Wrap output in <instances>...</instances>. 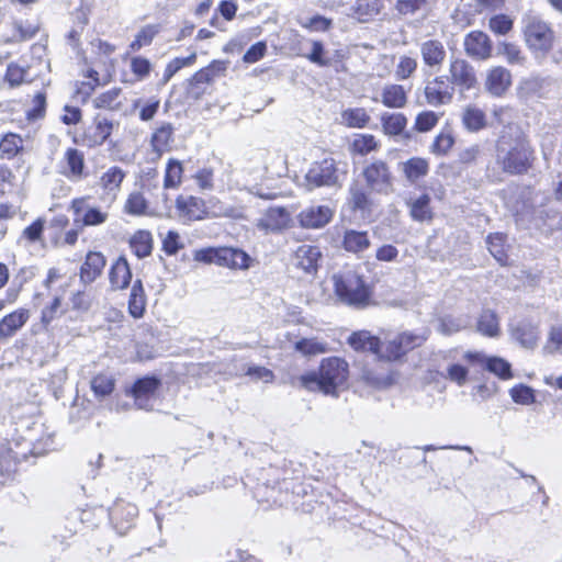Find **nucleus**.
<instances>
[{
	"mask_svg": "<svg viewBox=\"0 0 562 562\" xmlns=\"http://www.w3.org/2000/svg\"><path fill=\"white\" fill-rule=\"evenodd\" d=\"M532 160L533 149L527 137L517 127H505L495 146L496 165L504 172L521 175L531 167Z\"/></svg>",
	"mask_w": 562,
	"mask_h": 562,
	"instance_id": "1",
	"label": "nucleus"
},
{
	"mask_svg": "<svg viewBox=\"0 0 562 562\" xmlns=\"http://www.w3.org/2000/svg\"><path fill=\"white\" fill-rule=\"evenodd\" d=\"M348 363L338 357L322 360L317 371H311L299 378L300 385L308 392H321L337 397L339 390L347 382Z\"/></svg>",
	"mask_w": 562,
	"mask_h": 562,
	"instance_id": "2",
	"label": "nucleus"
},
{
	"mask_svg": "<svg viewBox=\"0 0 562 562\" xmlns=\"http://www.w3.org/2000/svg\"><path fill=\"white\" fill-rule=\"evenodd\" d=\"M335 295L345 305L363 308L369 305L372 291L356 269L345 268L331 277Z\"/></svg>",
	"mask_w": 562,
	"mask_h": 562,
	"instance_id": "3",
	"label": "nucleus"
},
{
	"mask_svg": "<svg viewBox=\"0 0 562 562\" xmlns=\"http://www.w3.org/2000/svg\"><path fill=\"white\" fill-rule=\"evenodd\" d=\"M522 33L527 47L536 57H544L553 47L554 32L551 26L536 14L522 18Z\"/></svg>",
	"mask_w": 562,
	"mask_h": 562,
	"instance_id": "4",
	"label": "nucleus"
},
{
	"mask_svg": "<svg viewBox=\"0 0 562 562\" xmlns=\"http://www.w3.org/2000/svg\"><path fill=\"white\" fill-rule=\"evenodd\" d=\"M338 182V170L336 162L331 158L313 162L304 175L300 186L307 191H312L319 187H329Z\"/></svg>",
	"mask_w": 562,
	"mask_h": 562,
	"instance_id": "5",
	"label": "nucleus"
},
{
	"mask_svg": "<svg viewBox=\"0 0 562 562\" xmlns=\"http://www.w3.org/2000/svg\"><path fill=\"white\" fill-rule=\"evenodd\" d=\"M161 381L156 376H144L136 380L130 391L134 404L139 409L151 411L158 400Z\"/></svg>",
	"mask_w": 562,
	"mask_h": 562,
	"instance_id": "6",
	"label": "nucleus"
},
{
	"mask_svg": "<svg viewBox=\"0 0 562 562\" xmlns=\"http://www.w3.org/2000/svg\"><path fill=\"white\" fill-rule=\"evenodd\" d=\"M454 89L446 75H439L427 80L424 95L427 104L437 108L450 104L454 97Z\"/></svg>",
	"mask_w": 562,
	"mask_h": 562,
	"instance_id": "7",
	"label": "nucleus"
},
{
	"mask_svg": "<svg viewBox=\"0 0 562 562\" xmlns=\"http://www.w3.org/2000/svg\"><path fill=\"white\" fill-rule=\"evenodd\" d=\"M449 75L447 76L454 91L463 93L475 88L477 83L473 66L462 58H452L449 63Z\"/></svg>",
	"mask_w": 562,
	"mask_h": 562,
	"instance_id": "8",
	"label": "nucleus"
},
{
	"mask_svg": "<svg viewBox=\"0 0 562 562\" xmlns=\"http://www.w3.org/2000/svg\"><path fill=\"white\" fill-rule=\"evenodd\" d=\"M70 209L74 212V224L78 227L98 226L105 223L109 217L106 212L90 206L86 198L74 199Z\"/></svg>",
	"mask_w": 562,
	"mask_h": 562,
	"instance_id": "9",
	"label": "nucleus"
},
{
	"mask_svg": "<svg viewBox=\"0 0 562 562\" xmlns=\"http://www.w3.org/2000/svg\"><path fill=\"white\" fill-rule=\"evenodd\" d=\"M368 187L376 192H387L391 188V172L386 162L374 160L362 172Z\"/></svg>",
	"mask_w": 562,
	"mask_h": 562,
	"instance_id": "10",
	"label": "nucleus"
},
{
	"mask_svg": "<svg viewBox=\"0 0 562 562\" xmlns=\"http://www.w3.org/2000/svg\"><path fill=\"white\" fill-rule=\"evenodd\" d=\"M176 207L180 218L184 221H200L207 216L206 202L193 195H179Z\"/></svg>",
	"mask_w": 562,
	"mask_h": 562,
	"instance_id": "11",
	"label": "nucleus"
},
{
	"mask_svg": "<svg viewBox=\"0 0 562 562\" xmlns=\"http://www.w3.org/2000/svg\"><path fill=\"white\" fill-rule=\"evenodd\" d=\"M465 54L477 60L487 59L492 54V43L487 34L481 31H472L463 42Z\"/></svg>",
	"mask_w": 562,
	"mask_h": 562,
	"instance_id": "12",
	"label": "nucleus"
},
{
	"mask_svg": "<svg viewBox=\"0 0 562 562\" xmlns=\"http://www.w3.org/2000/svg\"><path fill=\"white\" fill-rule=\"evenodd\" d=\"M333 210L326 205H312L300 212V225L308 229H317L327 225L333 217Z\"/></svg>",
	"mask_w": 562,
	"mask_h": 562,
	"instance_id": "13",
	"label": "nucleus"
},
{
	"mask_svg": "<svg viewBox=\"0 0 562 562\" xmlns=\"http://www.w3.org/2000/svg\"><path fill=\"white\" fill-rule=\"evenodd\" d=\"M322 252L319 247L314 245H301L296 248L293 255V265L303 270L305 273H316Z\"/></svg>",
	"mask_w": 562,
	"mask_h": 562,
	"instance_id": "14",
	"label": "nucleus"
},
{
	"mask_svg": "<svg viewBox=\"0 0 562 562\" xmlns=\"http://www.w3.org/2000/svg\"><path fill=\"white\" fill-rule=\"evenodd\" d=\"M419 53L424 65L432 70H439L447 57L445 45L439 40H427L420 43Z\"/></svg>",
	"mask_w": 562,
	"mask_h": 562,
	"instance_id": "15",
	"label": "nucleus"
},
{
	"mask_svg": "<svg viewBox=\"0 0 562 562\" xmlns=\"http://www.w3.org/2000/svg\"><path fill=\"white\" fill-rule=\"evenodd\" d=\"M510 335L522 348L533 349L539 341V328L530 321L521 319L510 326Z\"/></svg>",
	"mask_w": 562,
	"mask_h": 562,
	"instance_id": "16",
	"label": "nucleus"
},
{
	"mask_svg": "<svg viewBox=\"0 0 562 562\" xmlns=\"http://www.w3.org/2000/svg\"><path fill=\"white\" fill-rule=\"evenodd\" d=\"M554 87L555 82L550 78L531 77L520 82L518 91L525 99L548 98Z\"/></svg>",
	"mask_w": 562,
	"mask_h": 562,
	"instance_id": "17",
	"label": "nucleus"
},
{
	"mask_svg": "<svg viewBox=\"0 0 562 562\" xmlns=\"http://www.w3.org/2000/svg\"><path fill=\"white\" fill-rule=\"evenodd\" d=\"M464 358L469 361H481L484 362V367L490 372L494 373L503 380H508L513 376L512 366L509 362L499 357L484 358L477 352H467Z\"/></svg>",
	"mask_w": 562,
	"mask_h": 562,
	"instance_id": "18",
	"label": "nucleus"
},
{
	"mask_svg": "<svg viewBox=\"0 0 562 562\" xmlns=\"http://www.w3.org/2000/svg\"><path fill=\"white\" fill-rule=\"evenodd\" d=\"M105 267V258L99 251H89L80 268V280L85 284L92 283L101 276Z\"/></svg>",
	"mask_w": 562,
	"mask_h": 562,
	"instance_id": "19",
	"label": "nucleus"
},
{
	"mask_svg": "<svg viewBox=\"0 0 562 562\" xmlns=\"http://www.w3.org/2000/svg\"><path fill=\"white\" fill-rule=\"evenodd\" d=\"M290 221V214L285 207H269L263 217L259 220L257 226L266 232H279L286 227Z\"/></svg>",
	"mask_w": 562,
	"mask_h": 562,
	"instance_id": "20",
	"label": "nucleus"
},
{
	"mask_svg": "<svg viewBox=\"0 0 562 562\" xmlns=\"http://www.w3.org/2000/svg\"><path fill=\"white\" fill-rule=\"evenodd\" d=\"M373 100L382 102L390 109H402L407 103V92L401 85L387 83L382 87L380 97Z\"/></svg>",
	"mask_w": 562,
	"mask_h": 562,
	"instance_id": "21",
	"label": "nucleus"
},
{
	"mask_svg": "<svg viewBox=\"0 0 562 562\" xmlns=\"http://www.w3.org/2000/svg\"><path fill=\"white\" fill-rule=\"evenodd\" d=\"M21 458H25V454L14 451L10 442L5 441L0 445V486L15 472Z\"/></svg>",
	"mask_w": 562,
	"mask_h": 562,
	"instance_id": "22",
	"label": "nucleus"
},
{
	"mask_svg": "<svg viewBox=\"0 0 562 562\" xmlns=\"http://www.w3.org/2000/svg\"><path fill=\"white\" fill-rule=\"evenodd\" d=\"M250 257L247 252L238 248H218V266L231 269H248Z\"/></svg>",
	"mask_w": 562,
	"mask_h": 562,
	"instance_id": "23",
	"label": "nucleus"
},
{
	"mask_svg": "<svg viewBox=\"0 0 562 562\" xmlns=\"http://www.w3.org/2000/svg\"><path fill=\"white\" fill-rule=\"evenodd\" d=\"M109 280L113 290H124L132 281L131 267L125 257H119L109 272Z\"/></svg>",
	"mask_w": 562,
	"mask_h": 562,
	"instance_id": "24",
	"label": "nucleus"
},
{
	"mask_svg": "<svg viewBox=\"0 0 562 562\" xmlns=\"http://www.w3.org/2000/svg\"><path fill=\"white\" fill-rule=\"evenodd\" d=\"M512 83V75L504 67H495L493 68L486 79V89L493 95H502Z\"/></svg>",
	"mask_w": 562,
	"mask_h": 562,
	"instance_id": "25",
	"label": "nucleus"
},
{
	"mask_svg": "<svg viewBox=\"0 0 562 562\" xmlns=\"http://www.w3.org/2000/svg\"><path fill=\"white\" fill-rule=\"evenodd\" d=\"M348 344L356 351H370L373 355L381 352V341L368 330L352 333L348 338Z\"/></svg>",
	"mask_w": 562,
	"mask_h": 562,
	"instance_id": "26",
	"label": "nucleus"
},
{
	"mask_svg": "<svg viewBox=\"0 0 562 562\" xmlns=\"http://www.w3.org/2000/svg\"><path fill=\"white\" fill-rule=\"evenodd\" d=\"M371 245L369 235L363 231L347 229L344 234L342 247L346 251L360 255Z\"/></svg>",
	"mask_w": 562,
	"mask_h": 562,
	"instance_id": "27",
	"label": "nucleus"
},
{
	"mask_svg": "<svg viewBox=\"0 0 562 562\" xmlns=\"http://www.w3.org/2000/svg\"><path fill=\"white\" fill-rule=\"evenodd\" d=\"M115 379L111 373H99L90 380V390L98 402L108 398L115 390Z\"/></svg>",
	"mask_w": 562,
	"mask_h": 562,
	"instance_id": "28",
	"label": "nucleus"
},
{
	"mask_svg": "<svg viewBox=\"0 0 562 562\" xmlns=\"http://www.w3.org/2000/svg\"><path fill=\"white\" fill-rule=\"evenodd\" d=\"M401 170L405 178L414 183L418 179L427 176L429 172V162L427 159L422 157H412L408 160L401 164Z\"/></svg>",
	"mask_w": 562,
	"mask_h": 562,
	"instance_id": "29",
	"label": "nucleus"
},
{
	"mask_svg": "<svg viewBox=\"0 0 562 562\" xmlns=\"http://www.w3.org/2000/svg\"><path fill=\"white\" fill-rule=\"evenodd\" d=\"M146 308V294L142 280L136 279L128 299V312L134 318H140Z\"/></svg>",
	"mask_w": 562,
	"mask_h": 562,
	"instance_id": "30",
	"label": "nucleus"
},
{
	"mask_svg": "<svg viewBox=\"0 0 562 562\" xmlns=\"http://www.w3.org/2000/svg\"><path fill=\"white\" fill-rule=\"evenodd\" d=\"M381 125L385 135L400 136L406 128L407 117L403 113L385 112L381 115Z\"/></svg>",
	"mask_w": 562,
	"mask_h": 562,
	"instance_id": "31",
	"label": "nucleus"
},
{
	"mask_svg": "<svg viewBox=\"0 0 562 562\" xmlns=\"http://www.w3.org/2000/svg\"><path fill=\"white\" fill-rule=\"evenodd\" d=\"M29 315L24 311H16L5 315L0 321V338L14 335L27 321Z\"/></svg>",
	"mask_w": 562,
	"mask_h": 562,
	"instance_id": "32",
	"label": "nucleus"
},
{
	"mask_svg": "<svg viewBox=\"0 0 562 562\" xmlns=\"http://www.w3.org/2000/svg\"><path fill=\"white\" fill-rule=\"evenodd\" d=\"M476 329L483 336L498 337L501 328L496 313L492 310H484L477 319Z\"/></svg>",
	"mask_w": 562,
	"mask_h": 562,
	"instance_id": "33",
	"label": "nucleus"
},
{
	"mask_svg": "<svg viewBox=\"0 0 562 562\" xmlns=\"http://www.w3.org/2000/svg\"><path fill=\"white\" fill-rule=\"evenodd\" d=\"M125 176L126 173L122 168L112 166L102 173L100 178V186L108 193L116 194Z\"/></svg>",
	"mask_w": 562,
	"mask_h": 562,
	"instance_id": "34",
	"label": "nucleus"
},
{
	"mask_svg": "<svg viewBox=\"0 0 562 562\" xmlns=\"http://www.w3.org/2000/svg\"><path fill=\"white\" fill-rule=\"evenodd\" d=\"M462 123L470 132H479L486 125L485 113L475 105H468L462 113Z\"/></svg>",
	"mask_w": 562,
	"mask_h": 562,
	"instance_id": "35",
	"label": "nucleus"
},
{
	"mask_svg": "<svg viewBox=\"0 0 562 562\" xmlns=\"http://www.w3.org/2000/svg\"><path fill=\"white\" fill-rule=\"evenodd\" d=\"M130 246L133 252L138 258H145L151 254L153 250V237L148 231L136 232L130 240Z\"/></svg>",
	"mask_w": 562,
	"mask_h": 562,
	"instance_id": "36",
	"label": "nucleus"
},
{
	"mask_svg": "<svg viewBox=\"0 0 562 562\" xmlns=\"http://www.w3.org/2000/svg\"><path fill=\"white\" fill-rule=\"evenodd\" d=\"M407 204L413 220L423 222L432 217V212L429 206L430 196L428 194H422L417 199L408 201Z\"/></svg>",
	"mask_w": 562,
	"mask_h": 562,
	"instance_id": "37",
	"label": "nucleus"
},
{
	"mask_svg": "<svg viewBox=\"0 0 562 562\" xmlns=\"http://www.w3.org/2000/svg\"><path fill=\"white\" fill-rule=\"evenodd\" d=\"M121 93H122L121 88H112V89L99 94L98 97H95L92 101L93 106L95 109H105V110H111V111L119 110L122 104V102L120 100Z\"/></svg>",
	"mask_w": 562,
	"mask_h": 562,
	"instance_id": "38",
	"label": "nucleus"
},
{
	"mask_svg": "<svg viewBox=\"0 0 562 562\" xmlns=\"http://www.w3.org/2000/svg\"><path fill=\"white\" fill-rule=\"evenodd\" d=\"M112 128H113L112 122H110L106 119L99 117V116L95 117L94 127H93L91 134H88V138L90 142L89 145L90 146L102 145L108 139V137L111 135Z\"/></svg>",
	"mask_w": 562,
	"mask_h": 562,
	"instance_id": "39",
	"label": "nucleus"
},
{
	"mask_svg": "<svg viewBox=\"0 0 562 562\" xmlns=\"http://www.w3.org/2000/svg\"><path fill=\"white\" fill-rule=\"evenodd\" d=\"M183 173L182 164L175 159L170 158L167 161L165 177H164V188L165 189H176L181 184Z\"/></svg>",
	"mask_w": 562,
	"mask_h": 562,
	"instance_id": "40",
	"label": "nucleus"
},
{
	"mask_svg": "<svg viewBox=\"0 0 562 562\" xmlns=\"http://www.w3.org/2000/svg\"><path fill=\"white\" fill-rule=\"evenodd\" d=\"M405 353L406 351L403 347V342L397 335L393 339L381 342V352L375 353V356H378L379 359L393 361L400 359Z\"/></svg>",
	"mask_w": 562,
	"mask_h": 562,
	"instance_id": "41",
	"label": "nucleus"
},
{
	"mask_svg": "<svg viewBox=\"0 0 562 562\" xmlns=\"http://www.w3.org/2000/svg\"><path fill=\"white\" fill-rule=\"evenodd\" d=\"M342 122L355 128H362L370 122V116L363 108L348 109L341 113Z\"/></svg>",
	"mask_w": 562,
	"mask_h": 562,
	"instance_id": "42",
	"label": "nucleus"
},
{
	"mask_svg": "<svg viewBox=\"0 0 562 562\" xmlns=\"http://www.w3.org/2000/svg\"><path fill=\"white\" fill-rule=\"evenodd\" d=\"M173 127L170 123H164L151 136V145L156 151L166 150L172 142Z\"/></svg>",
	"mask_w": 562,
	"mask_h": 562,
	"instance_id": "43",
	"label": "nucleus"
},
{
	"mask_svg": "<svg viewBox=\"0 0 562 562\" xmlns=\"http://www.w3.org/2000/svg\"><path fill=\"white\" fill-rule=\"evenodd\" d=\"M65 159L69 168L67 176L81 178L85 168L83 154L76 148H68L65 153Z\"/></svg>",
	"mask_w": 562,
	"mask_h": 562,
	"instance_id": "44",
	"label": "nucleus"
},
{
	"mask_svg": "<svg viewBox=\"0 0 562 562\" xmlns=\"http://www.w3.org/2000/svg\"><path fill=\"white\" fill-rule=\"evenodd\" d=\"M505 241L506 236L502 233L491 234L486 239L487 248L491 255L502 265L507 260Z\"/></svg>",
	"mask_w": 562,
	"mask_h": 562,
	"instance_id": "45",
	"label": "nucleus"
},
{
	"mask_svg": "<svg viewBox=\"0 0 562 562\" xmlns=\"http://www.w3.org/2000/svg\"><path fill=\"white\" fill-rule=\"evenodd\" d=\"M23 148V139L18 134L9 133L0 140V151L7 158H13Z\"/></svg>",
	"mask_w": 562,
	"mask_h": 562,
	"instance_id": "46",
	"label": "nucleus"
},
{
	"mask_svg": "<svg viewBox=\"0 0 562 562\" xmlns=\"http://www.w3.org/2000/svg\"><path fill=\"white\" fill-rule=\"evenodd\" d=\"M148 204L145 196L140 192H132L124 205L125 213L134 216L146 214Z\"/></svg>",
	"mask_w": 562,
	"mask_h": 562,
	"instance_id": "47",
	"label": "nucleus"
},
{
	"mask_svg": "<svg viewBox=\"0 0 562 562\" xmlns=\"http://www.w3.org/2000/svg\"><path fill=\"white\" fill-rule=\"evenodd\" d=\"M196 54L193 52L190 56L180 58L177 57L172 59L165 69L161 85H166L181 68L186 66H191L195 63Z\"/></svg>",
	"mask_w": 562,
	"mask_h": 562,
	"instance_id": "48",
	"label": "nucleus"
},
{
	"mask_svg": "<svg viewBox=\"0 0 562 562\" xmlns=\"http://www.w3.org/2000/svg\"><path fill=\"white\" fill-rule=\"evenodd\" d=\"M379 148V142L371 134H358L352 142V149L360 155H367Z\"/></svg>",
	"mask_w": 562,
	"mask_h": 562,
	"instance_id": "49",
	"label": "nucleus"
},
{
	"mask_svg": "<svg viewBox=\"0 0 562 562\" xmlns=\"http://www.w3.org/2000/svg\"><path fill=\"white\" fill-rule=\"evenodd\" d=\"M440 115L434 111H423L417 114L414 122V130L419 133L431 131L439 122Z\"/></svg>",
	"mask_w": 562,
	"mask_h": 562,
	"instance_id": "50",
	"label": "nucleus"
},
{
	"mask_svg": "<svg viewBox=\"0 0 562 562\" xmlns=\"http://www.w3.org/2000/svg\"><path fill=\"white\" fill-rule=\"evenodd\" d=\"M547 355H562V325L552 326L543 346Z\"/></svg>",
	"mask_w": 562,
	"mask_h": 562,
	"instance_id": "51",
	"label": "nucleus"
},
{
	"mask_svg": "<svg viewBox=\"0 0 562 562\" xmlns=\"http://www.w3.org/2000/svg\"><path fill=\"white\" fill-rule=\"evenodd\" d=\"M509 395L515 403L520 405H531L536 402L533 389L525 384L513 386L509 390Z\"/></svg>",
	"mask_w": 562,
	"mask_h": 562,
	"instance_id": "52",
	"label": "nucleus"
},
{
	"mask_svg": "<svg viewBox=\"0 0 562 562\" xmlns=\"http://www.w3.org/2000/svg\"><path fill=\"white\" fill-rule=\"evenodd\" d=\"M4 78L11 87L20 86L29 78V67L11 63L7 68Z\"/></svg>",
	"mask_w": 562,
	"mask_h": 562,
	"instance_id": "53",
	"label": "nucleus"
},
{
	"mask_svg": "<svg viewBox=\"0 0 562 562\" xmlns=\"http://www.w3.org/2000/svg\"><path fill=\"white\" fill-rule=\"evenodd\" d=\"M417 60L414 57L402 55L395 67V77L398 80L408 79L417 69Z\"/></svg>",
	"mask_w": 562,
	"mask_h": 562,
	"instance_id": "54",
	"label": "nucleus"
},
{
	"mask_svg": "<svg viewBox=\"0 0 562 562\" xmlns=\"http://www.w3.org/2000/svg\"><path fill=\"white\" fill-rule=\"evenodd\" d=\"M206 202V206H207V216H213V217H233L235 216V212L236 210L231 206V205H226L224 204L223 202H221L218 199L212 196Z\"/></svg>",
	"mask_w": 562,
	"mask_h": 562,
	"instance_id": "55",
	"label": "nucleus"
},
{
	"mask_svg": "<svg viewBox=\"0 0 562 562\" xmlns=\"http://www.w3.org/2000/svg\"><path fill=\"white\" fill-rule=\"evenodd\" d=\"M454 144V138L449 131L440 132L434 139L430 147L431 153L435 155H446Z\"/></svg>",
	"mask_w": 562,
	"mask_h": 562,
	"instance_id": "56",
	"label": "nucleus"
},
{
	"mask_svg": "<svg viewBox=\"0 0 562 562\" xmlns=\"http://www.w3.org/2000/svg\"><path fill=\"white\" fill-rule=\"evenodd\" d=\"M160 105V101L156 98L149 99L144 105H142V100L137 99L133 102V108L139 110V119L144 122H148L154 119Z\"/></svg>",
	"mask_w": 562,
	"mask_h": 562,
	"instance_id": "57",
	"label": "nucleus"
},
{
	"mask_svg": "<svg viewBox=\"0 0 562 562\" xmlns=\"http://www.w3.org/2000/svg\"><path fill=\"white\" fill-rule=\"evenodd\" d=\"M294 347L296 351L301 352L304 356H315L326 351L325 345L317 341L316 339H300L299 341L295 342Z\"/></svg>",
	"mask_w": 562,
	"mask_h": 562,
	"instance_id": "58",
	"label": "nucleus"
},
{
	"mask_svg": "<svg viewBox=\"0 0 562 562\" xmlns=\"http://www.w3.org/2000/svg\"><path fill=\"white\" fill-rule=\"evenodd\" d=\"M350 203L352 204V207L356 210H367L370 205V200L367 191L359 186L358 183H355L350 187Z\"/></svg>",
	"mask_w": 562,
	"mask_h": 562,
	"instance_id": "59",
	"label": "nucleus"
},
{
	"mask_svg": "<svg viewBox=\"0 0 562 562\" xmlns=\"http://www.w3.org/2000/svg\"><path fill=\"white\" fill-rule=\"evenodd\" d=\"M355 12L362 21L366 18L375 15L380 12L379 0H357L355 3Z\"/></svg>",
	"mask_w": 562,
	"mask_h": 562,
	"instance_id": "60",
	"label": "nucleus"
},
{
	"mask_svg": "<svg viewBox=\"0 0 562 562\" xmlns=\"http://www.w3.org/2000/svg\"><path fill=\"white\" fill-rule=\"evenodd\" d=\"M501 54L505 57L506 61L510 65H524L526 57L519 46L510 43H504L501 48Z\"/></svg>",
	"mask_w": 562,
	"mask_h": 562,
	"instance_id": "61",
	"label": "nucleus"
},
{
	"mask_svg": "<svg viewBox=\"0 0 562 562\" xmlns=\"http://www.w3.org/2000/svg\"><path fill=\"white\" fill-rule=\"evenodd\" d=\"M245 374L254 381H262L265 383H271L274 379V374L270 369L255 364H248L245 369Z\"/></svg>",
	"mask_w": 562,
	"mask_h": 562,
	"instance_id": "62",
	"label": "nucleus"
},
{
	"mask_svg": "<svg viewBox=\"0 0 562 562\" xmlns=\"http://www.w3.org/2000/svg\"><path fill=\"white\" fill-rule=\"evenodd\" d=\"M157 30L155 26L148 25L142 29L131 43L132 50H138L145 45H149L155 37Z\"/></svg>",
	"mask_w": 562,
	"mask_h": 562,
	"instance_id": "63",
	"label": "nucleus"
},
{
	"mask_svg": "<svg viewBox=\"0 0 562 562\" xmlns=\"http://www.w3.org/2000/svg\"><path fill=\"white\" fill-rule=\"evenodd\" d=\"M362 379L376 389H384L392 384V378L389 374H379L372 370H364Z\"/></svg>",
	"mask_w": 562,
	"mask_h": 562,
	"instance_id": "64",
	"label": "nucleus"
}]
</instances>
